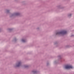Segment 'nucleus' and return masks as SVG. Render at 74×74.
I'll list each match as a JSON object with an SVG mask.
<instances>
[{
    "mask_svg": "<svg viewBox=\"0 0 74 74\" xmlns=\"http://www.w3.org/2000/svg\"><path fill=\"white\" fill-rule=\"evenodd\" d=\"M58 42H56L54 43V45H56V44H58Z\"/></svg>",
    "mask_w": 74,
    "mask_h": 74,
    "instance_id": "ddd939ff",
    "label": "nucleus"
},
{
    "mask_svg": "<svg viewBox=\"0 0 74 74\" xmlns=\"http://www.w3.org/2000/svg\"><path fill=\"white\" fill-rule=\"evenodd\" d=\"M66 48H70V46L69 45H67L66 46Z\"/></svg>",
    "mask_w": 74,
    "mask_h": 74,
    "instance_id": "2eb2a0df",
    "label": "nucleus"
},
{
    "mask_svg": "<svg viewBox=\"0 0 74 74\" xmlns=\"http://www.w3.org/2000/svg\"><path fill=\"white\" fill-rule=\"evenodd\" d=\"M13 40L14 41V42H16L17 41V39L16 38H14Z\"/></svg>",
    "mask_w": 74,
    "mask_h": 74,
    "instance_id": "f8f14e48",
    "label": "nucleus"
},
{
    "mask_svg": "<svg viewBox=\"0 0 74 74\" xmlns=\"http://www.w3.org/2000/svg\"><path fill=\"white\" fill-rule=\"evenodd\" d=\"M37 30H39V28L38 27L37 28Z\"/></svg>",
    "mask_w": 74,
    "mask_h": 74,
    "instance_id": "a211bd4d",
    "label": "nucleus"
},
{
    "mask_svg": "<svg viewBox=\"0 0 74 74\" xmlns=\"http://www.w3.org/2000/svg\"><path fill=\"white\" fill-rule=\"evenodd\" d=\"M58 58L61 61V62H62V60H61V59H62V57H61V56L60 55H59L58 56Z\"/></svg>",
    "mask_w": 74,
    "mask_h": 74,
    "instance_id": "39448f33",
    "label": "nucleus"
},
{
    "mask_svg": "<svg viewBox=\"0 0 74 74\" xmlns=\"http://www.w3.org/2000/svg\"><path fill=\"white\" fill-rule=\"evenodd\" d=\"M47 66H48V65H49V63L48 62L47 63Z\"/></svg>",
    "mask_w": 74,
    "mask_h": 74,
    "instance_id": "dca6fc26",
    "label": "nucleus"
},
{
    "mask_svg": "<svg viewBox=\"0 0 74 74\" xmlns=\"http://www.w3.org/2000/svg\"><path fill=\"white\" fill-rule=\"evenodd\" d=\"M19 15H20V13H16L11 14V15L10 16V17L11 18L12 17V16H19Z\"/></svg>",
    "mask_w": 74,
    "mask_h": 74,
    "instance_id": "f03ea898",
    "label": "nucleus"
},
{
    "mask_svg": "<svg viewBox=\"0 0 74 74\" xmlns=\"http://www.w3.org/2000/svg\"><path fill=\"white\" fill-rule=\"evenodd\" d=\"M61 6L60 5H59V6H58L57 7V8H62L60 7Z\"/></svg>",
    "mask_w": 74,
    "mask_h": 74,
    "instance_id": "9b49d317",
    "label": "nucleus"
},
{
    "mask_svg": "<svg viewBox=\"0 0 74 74\" xmlns=\"http://www.w3.org/2000/svg\"><path fill=\"white\" fill-rule=\"evenodd\" d=\"M67 33V31H62L60 32H58L56 33V35L59 36L60 35H64Z\"/></svg>",
    "mask_w": 74,
    "mask_h": 74,
    "instance_id": "f257e3e1",
    "label": "nucleus"
},
{
    "mask_svg": "<svg viewBox=\"0 0 74 74\" xmlns=\"http://www.w3.org/2000/svg\"><path fill=\"white\" fill-rule=\"evenodd\" d=\"M22 41L23 42H25V40H24L23 39H22Z\"/></svg>",
    "mask_w": 74,
    "mask_h": 74,
    "instance_id": "4468645a",
    "label": "nucleus"
},
{
    "mask_svg": "<svg viewBox=\"0 0 74 74\" xmlns=\"http://www.w3.org/2000/svg\"><path fill=\"white\" fill-rule=\"evenodd\" d=\"M8 30L9 32H11L12 31V30H13V29H8Z\"/></svg>",
    "mask_w": 74,
    "mask_h": 74,
    "instance_id": "0eeeda50",
    "label": "nucleus"
},
{
    "mask_svg": "<svg viewBox=\"0 0 74 74\" xmlns=\"http://www.w3.org/2000/svg\"><path fill=\"white\" fill-rule=\"evenodd\" d=\"M65 68L66 69H73V67L71 66H69L68 65L65 66Z\"/></svg>",
    "mask_w": 74,
    "mask_h": 74,
    "instance_id": "20e7f679",
    "label": "nucleus"
},
{
    "mask_svg": "<svg viewBox=\"0 0 74 74\" xmlns=\"http://www.w3.org/2000/svg\"><path fill=\"white\" fill-rule=\"evenodd\" d=\"M32 72L34 74H37L38 72L37 71H32Z\"/></svg>",
    "mask_w": 74,
    "mask_h": 74,
    "instance_id": "423d86ee",
    "label": "nucleus"
},
{
    "mask_svg": "<svg viewBox=\"0 0 74 74\" xmlns=\"http://www.w3.org/2000/svg\"><path fill=\"white\" fill-rule=\"evenodd\" d=\"M6 12L7 14H9V13H10V10H8L7 9L6 10Z\"/></svg>",
    "mask_w": 74,
    "mask_h": 74,
    "instance_id": "6e6552de",
    "label": "nucleus"
},
{
    "mask_svg": "<svg viewBox=\"0 0 74 74\" xmlns=\"http://www.w3.org/2000/svg\"><path fill=\"white\" fill-rule=\"evenodd\" d=\"M74 36V35H72L71 36V37H73Z\"/></svg>",
    "mask_w": 74,
    "mask_h": 74,
    "instance_id": "f3484780",
    "label": "nucleus"
},
{
    "mask_svg": "<svg viewBox=\"0 0 74 74\" xmlns=\"http://www.w3.org/2000/svg\"><path fill=\"white\" fill-rule=\"evenodd\" d=\"M71 15H72V14H69L68 15V17H71Z\"/></svg>",
    "mask_w": 74,
    "mask_h": 74,
    "instance_id": "9d476101",
    "label": "nucleus"
},
{
    "mask_svg": "<svg viewBox=\"0 0 74 74\" xmlns=\"http://www.w3.org/2000/svg\"><path fill=\"white\" fill-rule=\"evenodd\" d=\"M22 65V62H18V63L16 64V65L14 66L15 68H16V67H20Z\"/></svg>",
    "mask_w": 74,
    "mask_h": 74,
    "instance_id": "7ed1b4c3",
    "label": "nucleus"
},
{
    "mask_svg": "<svg viewBox=\"0 0 74 74\" xmlns=\"http://www.w3.org/2000/svg\"><path fill=\"white\" fill-rule=\"evenodd\" d=\"M1 32V28H0V33Z\"/></svg>",
    "mask_w": 74,
    "mask_h": 74,
    "instance_id": "6ab92c4d",
    "label": "nucleus"
},
{
    "mask_svg": "<svg viewBox=\"0 0 74 74\" xmlns=\"http://www.w3.org/2000/svg\"><path fill=\"white\" fill-rule=\"evenodd\" d=\"M24 67L25 68H27L29 67V66L27 65H25L24 66Z\"/></svg>",
    "mask_w": 74,
    "mask_h": 74,
    "instance_id": "1a4fd4ad",
    "label": "nucleus"
}]
</instances>
